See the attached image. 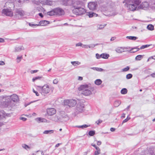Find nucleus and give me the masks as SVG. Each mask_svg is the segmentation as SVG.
Masks as SVG:
<instances>
[{
  "instance_id": "60",
  "label": "nucleus",
  "mask_w": 155,
  "mask_h": 155,
  "mask_svg": "<svg viewBox=\"0 0 155 155\" xmlns=\"http://www.w3.org/2000/svg\"><path fill=\"white\" fill-rule=\"evenodd\" d=\"M82 45H83L82 44V43H80V42L77 43L76 45V46H82Z\"/></svg>"
},
{
  "instance_id": "48",
  "label": "nucleus",
  "mask_w": 155,
  "mask_h": 155,
  "mask_svg": "<svg viewBox=\"0 0 155 155\" xmlns=\"http://www.w3.org/2000/svg\"><path fill=\"white\" fill-rule=\"evenodd\" d=\"M130 119V117L128 118V117H127L126 119H124V120H123L122 124L126 122Z\"/></svg>"
},
{
  "instance_id": "28",
  "label": "nucleus",
  "mask_w": 155,
  "mask_h": 155,
  "mask_svg": "<svg viewBox=\"0 0 155 155\" xmlns=\"http://www.w3.org/2000/svg\"><path fill=\"white\" fill-rule=\"evenodd\" d=\"M106 25V24H98L97 25V30H101L104 28Z\"/></svg>"
},
{
  "instance_id": "23",
  "label": "nucleus",
  "mask_w": 155,
  "mask_h": 155,
  "mask_svg": "<svg viewBox=\"0 0 155 155\" xmlns=\"http://www.w3.org/2000/svg\"><path fill=\"white\" fill-rule=\"evenodd\" d=\"M24 48L23 46L16 47L15 48V52H19L21 50H24Z\"/></svg>"
},
{
  "instance_id": "62",
  "label": "nucleus",
  "mask_w": 155,
  "mask_h": 155,
  "mask_svg": "<svg viewBox=\"0 0 155 155\" xmlns=\"http://www.w3.org/2000/svg\"><path fill=\"white\" fill-rule=\"evenodd\" d=\"M83 78L82 77H81V76H79L78 77V80H79V81H81L83 80Z\"/></svg>"
},
{
  "instance_id": "58",
  "label": "nucleus",
  "mask_w": 155,
  "mask_h": 155,
  "mask_svg": "<svg viewBox=\"0 0 155 155\" xmlns=\"http://www.w3.org/2000/svg\"><path fill=\"white\" fill-rule=\"evenodd\" d=\"M58 80L57 79H55L53 81V83L55 84H56L58 83Z\"/></svg>"
},
{
  "instance_id": "61",
  "label": "nucleus",
  "mask_w": 155,
  "mask_h": 155,
  "mask_svg": "<svg viewBox=\"0 0 155 155\" xmlns=\"http://www.w3.org/2000/svg\"><path fill=\"white\" fill-rule=\"evenodd\" d=\"M38 71V70H32L31 71V74H33L37 72Z\"/></svg>"
},
{
  "instance_id": "6",
  "label": "nucleus",
  "mask_w": 155,
  "mask_h": 155,
  "mask_svg": "<svg viewBox=\"0 0 155 155\" xmlns=\"http://www.w3.org/2000/svg\"><path fill=\"white\" fill-rule=\"evenodd\" d=\"M63 103L64 106L70 108L74 107L77 104L76 100L73 99L65 100Z\"/></svg>"
},
{
  "instance_id": "22",
  "label": "nucleus",
  "mask_w": 155,
  "mask_h": 155,
  "mask_svg": "<svg viewBox=\"0 0 155 155\" xmlns=\"http://www.w3.org/2000/svg\"><path fill=\"white\" fill-rule=\"evenodd\" d=\"M61 4L64 5H68L70 3V0H60Z\"/></svg>"
},
{
  "instance_id": "20",
  "label": "nucleus",
  "mask_w": 155,
  "mask_h": 155,
  "mask_svg": "<svg viewBox=\"0 0 155 155\" xmlns=\"http://www.w3.org/2000/svg\"><path fill=\"white\" fill-rule=\"evenodd\" d=\"M35 121L38 123H40L42 122H46L47 120L44 118L41 117H38L35 119Z\"/></svg>"
},
{
  "instance_id": "15",
  "label": "nucleus",
  "mask_w": 155,
  "mask_h": 155,
  "mask_svg": "<svg viewBox=\"0 0 155 155\" xmlns=\"http://www.w3.org/2000/svg\"><path fill=\"white\" fill-rule=\"evenodd\" d=\"M11 116L10 114L6 113L3 110H1L0 111V120H4L7 117H9Z\"/></svg>"
},
{
  "instance_id": "4",
  "label": "nucleus",
  "mask_w": 155,
  "mask_h": 155,
  "mask_svg": "<svg viewBox=\"0 0 155 155\" xmlns=\"http://www.w3.org/2000/svg\"><path fill=\"white\" fill-rule=\"evenodd\" d=\"M37 89L41 94L44 96H45L48 94L51 89L50 86L47 84H45L43 86H37Z\"/></svg>"
},
{
  "instance_id": "17",
  "label": "nucleus",
  "mask_w": 155,
  "mask_h": 155,
  "mask_svg": "<svg viewBox=\"0 0 155 155\" xmlns=\"http://www.w3.org/2000/svg\"><path fill=\"white\" fill-rule=\"evenodd\" d=\"M47 112L48 115L52 116L56 113V111L54 108H50L47 109Z\"/></svg>"
},
{
  "instance_id": "32",
  "label": "nucleus",
  "mask_w": 155,
  "mask_h": 155,
  "mask_svg": "<svg viewBox=\"0 0 155 155\" xmlns=\"http://www.w3.org/2000/svg\"><path fill=\"white\" fill-rule=\"evenodd\" d=\"M71 64L74 66H76L78 65H80L81 64V63L79 61H71Z\"/></svg>"
},
{
  "instance_id": "53",
  "label": "nucleus",
  "mask_w": 155,
  "mask_h": 155,
  "mask_svg": "<svg viewBox=\"0 0 155 155\" xmlns=\"http://www.w3.org/2000/svg\"><path fill=\"white\" fill-rule=\"evenodd\" d=\"M102 122V121L101 120H99L97 121L95 123L97 124L98 125H99Z\"/></svg>"
},
{
  "instance_id": "45",
  "label": "nucleus",
  "mask_w": 155,
  "mask_h": 155,
  "mask_svg": "<svg viewBox=\"0 0 155 155\" xmlns=\"http://www.w3.org/2000/svg\"><path fill=\"white\" fill-rule=\"evenodd\" d=\"M22 147L23 148L26 150L30 149V147L28 146L25 144H22Z\"/></svg>"
},
{
  "instance_id": "1",
  "label": "nucleus",
  "mask_w": 155,
  "mask_h": 155,
  "mask_svg": "<svg viewBox=\"0 0 155 155\" xmlns=\"http://www.w3.org/2000/svg\"><path fill=\"white\" fill-rule=\"evenodd\" d=\"M11 99L14 102H17L19 101L18 96L15 94L11 96H0V107L3 108L8 107L11 110L14 106V104L11 101Z\"/></svg>"
},
{
  "instance_id": "52",
  "label": "nucleus",
  "mask_w": 155,
  "mask_h": 155,
  "mask_svg": "<svg viewBox=\"0 0 155 155\" xmlns=\"http://www.w3.org/2000/svg\"><path fill=\"white\" fill-rule=\"evenodd\" d=\"M96 71H104V70L100 68H96Z\"/></svg>"
},
{
  "instance_id": "63",
  "label": "nucleus",
  "mask_w": 155,
  "mask_h": 155,
  "mask_svg": "<svg viewBox=\"0 0 155 155\" xmlns=\"http://www.w3.org/2000/svg\"><path fill=\"white\" fill-rule=\"evenodd\" d=\"M20 119L23 120L24 121H25L27 119L25 117H21L20 118Z\"/></svg>"
},
{
  "instance_id": "37",
  "label": "nucleus",
  "mask_w": 155,
  "mask_h": 155,
  "mask_svg": "<svg viewBox=\"0 0 155 155\" xmlns=\"http://www.w3.org/2000/svg\"><path fill=\"white\" fill-rule=\"evenodd\" d=\"M143 55H138L136 57L135 59L136 60L140 61L143 58Z\"/></svg>"
},
{
  "instance_id": "14",
  "label": "nucleus",
  "mask_w": 155,
  "mask_h": 155,
  "mask_svg": "<svg viewBox=\"0 0 155 155\" xmlns=\"http://www.w3.org/2000/svg\"><path fill=\"white\" fill-rule=\"evenodd\" d=\"M97 6V3L96 2H89L88 4V7L91 10H93L96 9Z\"/></svg>"
},
{
  "instance_id": "56",
  "label": "nucleus",
  "mask_w": 155,
  "mask_h": 155,
  "mask_svg": "<svg viewBox=\"0 0 155 155\" xmlns=\"http://www.w3.org/2000/svg\"><path fill=\"white\" fill-rule=\"evenodd\" d=\"M89 45H83L82 47L84 48H89Z\"/></svg>"
},
{
  "instance_id": "39",
  "label": "nucleus",
  "mask_w": 155,
  "mask_h": 155,
  "mask_svg": "<svg viewBox=\"0 0 155 155\" xmlns=\"http://www.w3.org/2000/svg\"><path fill=\"white\" fill-rule=\"evenodd\" d=\"M127 90L125 88H123L120 91V92L122 94H127Z\"/></svg>"
},
{
  "instance_id": "31",
  "label": "nucleus",
  "mask_w": 155,
  "mask_h": 155,
  "mask_svg": "<svg viewBox=\"0 0 155 155\" xmlns=\"http://www.w3.org/2000/svg\"><path fill=\"white\" fill-rule=\"evenodd\" d=\"M109 55L108 54L106 53H103L101 54V58L105 59H107Z\"/></svg>"
},
{
  "instance_id": "30",
  "label": "nucleus",
  "mask_w": 155,
  "mask_h": 155,
  "mask_svg": "<svg viewBox=\"0 0 155 155\" xmlns=\"http://www.w3.org/2000/svg\"><path fill=\"white\" fill-rule=\"evenodd\" d=\"M121 103V101L119 100L115 101L114 103V105L115 107H117L119 106Z\"/></svg>"
},
{
  "instance_id": "44",
  "label": "nucleus",
  "mask_w": 155,
  "mask_h": 155,
  "mask_svg": "<svg viewBox=\"0 0 155 155\" xmlns=\"http://www.w3.org/2000/svg\"><path fill=\"white\" fill-rule=\"evenodd\" d=\"M88 134L90 136H93L95 134V131L92 130L90 131L88 133Z\"/></svg>"
},
{
  "instance_id": "41",
  "label": "nucleus",
  "mask_w": 155,
  "mask_h": 155,
  "mask_svg": "<svg viewBox=\"0 0 155 155\" xmlns=\"http://www.w3.org/2000/svg\"><path fill=\"white\" fill-rule=\"evenodd\" d=\"M150 46V45H143L140 47V49H143L145 48L149 47Z\"/></svg>"
},
{
  "instance_id": "57",
  "label": "nucleus",
  "mask_w": 155,
  "mask_h": 155,
  "mask_svg": "<svg viewBox=\"0 0 155 155\" xmlns=\"http://www.w3.org/2000/svg\"><path fill=\"white\" fill-rule=\"evenodd\" d=\"M28 0H18V2L19 3H22L26 1H27Z\"/></svg>"
},
{
  "instance_id": "3",
  "label": "nucleus",
  "mask_w": 155,
  "mask_h": 155,
  "mask_svg": "<svg viewBox=\"0 0 155 155\" xmlns=\"http://www.w3.org/2000/svg\"><path fill=\"white\" fill-rule=\"evenodd\" d=\"M123 3H126L125 5L127 9L132 11L136 10L139 5L140 1V0H125Z\"/></svg>"
},
{
  "instance_id": "43",
  "label": "nucleus",
  "mask_w": 155,
  "mask_h": 155,
  "mask_svg": "<svg viewBox=\"0 0 155 155\" xmlns=\"http://www.w3.org/2000/svg\"><path fill=\"white\" fill-rule=\"evenodd\" d=\"M132 77V75L131 74H127L126 76V78L127 79H130Z\"/></svg>"
},
{
  "instance_id": "27",
  "label": "nucleus",
  "mask_w": 155,
  "mask_h": 155,
  "mask_svg": "<svg viewBox=\"0 0 155 155\" xmlns=\"http://www.w3.org/2000/svg\"><path fill=\"white\" fill-rule=\"evenodd\" d=\"M54 130H45L43 132V134H49L54 133Z\"/></svg>"
},
{
  "instance_id": "11",
  "label": "nucleus",
  "mask_w": 155,
  "mask_h": 155,
  "mask_svg": "<svg viewBox=\"0 0 155 155\" xmlns=\"http://www.w3.org/2000/svg\"><path fill=\"white\" fill-rule=\"evenodd\" d=\"M41 3L43 5L52 6L55 5L57 2L51 0H40Z\"/></svg>"
},
{
  "instance_id": "18",
  "label": "nucleus",
  "mask_w": 155,
  "mask_h": 155,
  "mask_svg": "<svg viewBox=\"0 0 155 155\" xmlns=\"http://www.w3.org/2000/svg\"><path fill=\"white\" fill-rule=\"evenodd\" d=\"M84 4V2L82 1H81L79 0H77L74 3L73 7L74 8H75V7H81V6Z\"/></svg>"
},
{
  "instance_id": "46",
  "label": "nucleus",
  "mask_w": 155,
  "mask_h": 155,
  "mask_svg": "<svg viewBox=\"0 0 155 155\" xmlns=\"http://www.w3.org/2000/svg\"><path fill=\"white\" fill-rule=\"evenodd\" d=\"M130 69V67L127 66L126 68H125L122 69V71L126 72L128 71Z\"/></svg>"
},
{
  "instance_id": "16",
  "label": "nucleus",
  "mask_w": 155,
  "mask_h": 155,
  "mask_svg": "<svg viewBox=\"0 0 155 155\" xmlns=\"http://www.w3.org/2000/svg\"><path fill=\"white\" fill-rule=\"evenodd\" d=\"M54 10L56 15L60 16L63 15L64 14V11L61 8H54Z\"/></svg>"
},
{
  "instance_id": "9",
  "label": "nucleus",
  "mask_w": 155,
  "mask_h": 155,
  "mask_svg": "<svg viewBox=\"0 0 155 155\" xmlns=\"http://www.w3.org/2000/svg\"><path fill=\"white\" fill-rule=\"evenodd\" d=\"M2 13L5 16L10 17H12L14 16V12L12 9L10 8L3 9L2 11Z\"/></svg>"
},
{
  "instance_id": "2",
  "label": "nucleus",
  "mask_w": 155,
  "mask_h": 155,
  "mask_svg": "<svg viewBox=\"0 0 155 155\" xmlns=\"http://www.w3.org/2000/svg\"><path fill=\"white\" fill-rule=\"evenodd\" d=\"M78 89L81 91V93L82 94L87 96L92 94L94 88L91 84H88L81 85L78 87Z\"/></svg>"
},
{
  "instance_id": "5",
  "label": "nucleus",
  "mask_w": 155,
  "mask_h": 155,
  "mask_svg": "<svg viewBox=\"0 0 155 155\" xmlns=\"http://www.w3.org/2000/svg\"><path fill=\"white\" fill-rule=\"evenodd\" d=\"M101 8L102 11L110 12V13L107 15H115L117 14L110 7L109 5H103L101 6Z\"/></svg>"
},
{
  "instance_id": "42",
  "label": "nucleus",
  "mask_w": 155,
  "mask_h": 155,
  "mask_svg": "<svg viewBox=\"0 0 155 155\" xmlns=\"http://www.w3.org/2000/svg\"><path fill=\"white\" fill-rule=\"evenodd\" d=\"M97 150H98V149ZM101 153V151H100V150H98L97 151H94V153L93 155H99Z\"/></svg>"
},
{
  "instance_id": "10",
  "label": "nucleus",
  "mask_w": 155,
  "mask_h": 155,
  "mask_svg": "<svg viewBox=\"0 0 155 155\" xmlns=\"http://www.w3.org/2000/svg\"><path fill=\"white\" fill-rule=\"evenodd\" d=\"M14 13V17L17 18H19V16H23L25 14V12L21 9H15Z\"/></svg>"
},
{
  "instance_id": "19",
  "label": "nucleus",
  "mask_w": 155,
  "mask_h": 155,
  "mask_svg": "<svg viewBox=\"0 0 155 155\" xmlns=\"http://www.w3.org/2000/svg\"><path fill=\"white\" fill-rule=\"evenodd\" d=\"M48 21H47L45 20H43L40 21L38 24L32 25L30 23L29 25L30 26L32 27H33V26H44L46 25L48 23Z\"/></svg>"
},
{
  "instance_id": "12",
  "label": "nucleus",
  "mask_w": 155,
  "mask_h": 155,
  "mask_svg": "<svg viewBox=\"0 0 155 155\" xmlns=\"http://www.w3.org/2000/svg\"><path fill=\"white\" fill-rule=\"evenodd\" d=\"M76 111L74 113L75 115H76L79 113H81L84 110V105L83 103H78L76 107Z\"/></svg>"
},
{
  "instance_id": "33",
  "label": "nucleus",
  "mask_w": 155,
  "mask_h": 155,
  "mask_svg": "<svg viewBox=\"0 0 155 155\" xmlns=\"http://www.w3.org/2000/svg\"><path fill=\"white\" fill-rule=\"evenodd\" d=\"M126 38L127 39L133 40H135L138 38V37L133 36H127Z\"/></svg>"
},
{
  "instance_id": "34",
  "label": "nucleus",
  "mask_w": 155,
  "mask_h": 155,
  "mask_svg": "<svg viewBox=\"0 0 155 155\" xmlns=\"http://www.w3.org/2000/svg\"><path fill=\"white\" fill-rule=\"evenodd\" d=\"M102 83V81L100 79H97L94 82L95 84L97 85H99Z\"/></svg>"
},
{
  "instance_id": "35",
  "label": "nucleus",
  "mask_w": 155,
  "mask_h": 155,
  "mask_svg": "<svg viewBox=\"0 0 155 155\" xmlns=\"http://www.w3.org/2000/svg\"><path fill=\"white\" fill-rule=\"evenodd\" d=\"M147 28L150 30L152 31L154 29V26L152 25H149L147 26Z\"/></svg>"
},
{
  "instance_id": "40",
  "label": "nucleus",
  "mask_w": 155,
  "mask_h": 155,
  "mask_svg": "<svg viewBox=\"0 0 155 155\" xmlns=\"http://www.w3.org/2000/svg\"><path fill=\"white\" fill-rule=\"evenodd\" d=\"M22 58V56H18L16 59L17 62L18 63H19Z\"/></svg>"
},
{
  "instance_id": "47",
  "label": "nucleus",
  "mask_w": 155,
  "mask_h": 155,
  "mask_svg": "<svg viewBox=\"0 0 155 155\" xmlns=\"http://www.w3.org/2000/svg\"><path fill=\"white\" fill-rule=\"evenodd\" d=\"M33 3L35 4H36L37 5H38L41 3V2H40V0H34L33 1Z\"/></svg>"
},
{
  "instance_id": "21",
  "label": "nucleus",
  "mask_w": 155,
  "mask_h": 155,
  "mask_svg": "<svg viewBox=\"0 0 155 155\" xmlns=\"http://www.w3.org/2000/svg\"><path fill=\"white\" fill-rule=\"evenodd\" d=\"M124 47H118L116 49L115 51L117 53H121L124 51Z\"/></svg>"
},
{
  "instance_id": "55",
  "label": "nucleus",
  "mask_w": 155,
  "mask_h": 155,
  "mask_svg": "<svg viewBox=\"0 0 155 155\" xmlns=\"http://www.w3.org/2000/svg\"><path fill=\"white\" fill-rule=\"evenodd\" d=\"M33 91L35 94L37 96H39V94L37 91H35L34 89H33Z\"/></svg>"
},
{
  "instance_id": "24",
  "label": "nucleus",
  "mask_w": 155,
  "mask_h": 155,
  "mask_svg": "<svg viewBox=\"0 0 155 155\" xmlns=\"http://www.w3.org/2000/svg\"><path fill=\"white\" fill-rule=\"evenodd\" d=\"M150 5L149 7L152 9H155V1H151L149 3Z\"/></svg>"
},
{
  "instance_id": "7",
  "label": "nucleus",
  "mask_w": 155,
  "mask_h": 155,
  "mask_svg": "<svg viewBox=\"0 0 155 155\" xmlns=\"http://www.w3.org/2000/svg\"><path fill=\"white\" fill-rule=\"evenodd\" d=\"M73 13L76 15H81L84 14L86 12L85 10L81 7H75L73 10Z\"/></svg>"
},
{
  "instance_id": "50",
  "label": "nucleus",
  "mask_w": 155,
  "mask_h": 155,
  "mask_svg": "<svg viewBox=\"0 0 155 155\" xmlns=\"http://www.w3.org/2000/svg\"><path fill=\"white\" fill-rule=\"evenodd\" d=\"M101 54L100 55L98 53H97L96 54V57L97 59H99L101 58Z\"/></svg>"
},
{
  "instance_id": "49",
  "label": "nucleus",
  "mask_w": 155,
  "mask_h": 155,
  "mask_svg": "<svg viewBox=\"0 0 155 155\" xmlns=\"http://www.w3.org/2000/svg\"><path fill=\"white\" fill-rule=\"evenodd\" d=\"M91 145L92 146H93V147H94L95 148L96 150L95 151H97V149H98V150H100V151H101L100 148L99 147H97L95 144H91Z\"/></svg>"
},
{
  "instance_id": "51",
  "label": "nucleus",
  "mask_w": 155,
  "mask_h": 155,
  "mask_svg": "<svg viewBox=\"0 0 155 155\" xmlns=\"http://www.w3.org/2000/svg\"><path fill=\"white\" fill-rule=\"evenodd\" d=\"M97 44L96 45H94V44H91L90 45H89V48H94L95 47V46L97 45Z\"/></svg>"
},
{
  "instance_id": "29",
  "label": "nucleus",
  "mask_w": 155,
  "mask_h": 155,
  "mask_svg": "<svg viewBox=\"0 0 155 155\" xmlns=\"http://www.w3.org/2000/svg\"><path fill=\"white\" fill-rule=\"evenodd\" d=\"M90 125H88L86 124H84L81 126H75V127H77L78 128H81L82 129H83L84 128H87L88 127H90Z\"/></svg>"
},
{
  "instance_id": "38",
  "label": "nucleus",
  "mask_w": 155,
  "mask_h": 155,
  "mask_svg": "<svg viewBox=\"0 0 155 155\" xmlns=\"http://www.w3.org/2000/svg\"><path fill=\"white\" fill-rule=\"evenodd\" d=\"M42 78V77H41V76L36 77H35L33 78H32V81L33 82H34L37 80H40Z\"/></svg>"
},
{
  "instance_id": "54",
  "label": "nucleus",
  "mask_w": 155,
  "mask_h": 155,
  "mask_svg": "<svg viewBox=\"0 0 155 155\" xmlns=\"http://www.w3.org/2000/svg\"><path fill=\"white\" fill-rule=\"evenodd\" d=\"M88 16H89V17H90V18H91V17H93V12H90L88 14Z\"/></svg>"
},
{
  "instance_id": "26",
  "label": "nucleus",
  "mask_w": 155,
  "mask_h": 155,
  "mask_svg": "<svg viewBox=\"0 0 155 155\" xmlns=\"http://www.w3.org/2000/svg\"><path fill=\"white\" fill-rule=\"evenodd\" d=\"M140 49V48L136 47L134 48H132L130 51V53H134L139 51Z\"/></svg>"
},
{
  "instance_id": "25",
  "label": "nucleus",
  "mask_w": 155,
  "mask_h": 155,
  "mask_svg": "<svg viewBox=\"0 0 155 155\" xmlns=\"http://www.w3.org/2000/svg\"><path fill=\"white\" fill-rule=\"evenodd\" d=\"M47 15L50 16L56 15L55 14L54 9L48 12L47 13Z\"/></svg>"
},
{
  "instance_id": "13",
  "label": "nucleus",
  "mask_w": 155,
  "mask_h": 155,
  "mask_svg": "<svg viewBox=\"0 0 155 155\" xmlns=\"http://www.w3.org/2000/svg\"><path fill=\"white\" fill-rule=\"evenodd\" d=\"M149 6V4L148 2H144L142 3L138 7V8L147 10L150 8Z\"/></svg>"
},
{
  "instance_id": "8",
  "label": "nucleus",
  "mask_w": 155,
  "mask_h": 155,
  "mask_svg": "<svg viewBox=\"0 0 155 155\" xmlns=\"http://www.w3.org/2000/svg\"><path fill=\"white\" fill-rule=\"evenodd\" d=\"M51 120L55 122H61L64 123L68 120V117L67 115H65L64 117L62 116L61 118H59L58 116L55 115L53 117Z\"/></svg>"
},
{
  "instance_id": "64",
  "label": "nucleus",
  "mask_w": 155,
  "mask_h": 155,
  "mask_svg": "<svg viewBox=\"0 0 155 155\" xmlns=\"http://www.w3.org/2000/svg\"><path fill=\"white\" fill-rule=\"evenodd\" d=\"M5 64V63L4 61H0V65H3Z\"/></svg>"
},
{
  "instance_id": "36",
  "label": "nucleus",
  "mask_w": 155,
  "mask_h": 155,
  "mask_svg": "<svg viewBox=\"0 0 155 155\" xmlns=\"http://www.w3.org/2000/svg\"><path fill=\"white\" fill-rule=\"evenodd\" d=\"M43 152L41 151H38L33 153L32 155H43Z\"/></svg>"
},
{
  "instance_id": "59",
  "label": "nucleus",
  "mask_w": 155,
  "mask_h": 155,
  "mask_svg": "<svg viewBox=\"0 0 155 155\" xmlns=\"http://www.w3.org/2000/svg\"><path fill=\"white\" fill-rule=\"evenodd\" d=\"M146 155H155V154L153 152L151 151L149 153H148Z\"/></svg>"
}]
</instances>
